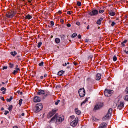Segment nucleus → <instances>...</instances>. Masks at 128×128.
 Here are the masks:
<instances>
[{"mask_svg": "<svg viewBox=\"0 0 128 128\" xmlns=\"http://www.w3.org/2000/svg\"><path fill=\"white\" fill-rule=\"evenodd\" d=\"M56 122H62L64 120V117L62 115L58 117V114H56V116L50 120V122H54L56 120Z\"/></svg>", "mask_w": 128, "mask_h": 128, "instance_id": "f257e3e1", "label": "nucleus"}, {"mask_svg": "<svg viewBox=\"0 0 128 128\" xmlns=\"http://www.w3.org/2000/svg\"><path fill=\"white\" fill-rule=\"evenodd\" d=\"M112 108H110L108 111V113L102 118L103 120H108L110 118V116H112Z\"/></svg>", "mask_w": 128, "mask_h": 128, "instance_id": "f03ea898", "label": "nucleus"}, {"mask_svg": "<svg viewBox=\"0 0 128 128\" xmlns=\"http://www.w3.org/2000/svg\"><path fill=\"white\" fill-rule=\"evenodd\" d=\"M43 108H44V106H42V103H39L37 104L36 106V108L34 110L36 114H38L40 112L41 110H42Z\"/></svg>", "mask_w": 128, "mask_h": 128, "instance_id": "7ed1b4c3", "label": "nucleus"}, {"mask_svg": "<svg viewBox=\"0 0 128 128\" xmlns=\"http://www.w3.org/2000/svg\"><path fill=\"white\" fill-rule=\"evenodd\" d=\"M78 94L80 98H84V96H86V90L84 88H81L78 91Z\"/></svg>", "mask_w": 128, "mask_h": 128, "instance_id": "20e7f679", "label": "nucleus"}, {"mask_svg": "<svg viewBox=\"0 0 128 128\" xmlns=\"http://www.w3.org/2000/svg\"><path fill=\"white\" fill-rule=\"evenodd\" d=\"M14 16H16V14L12 11H11L10 12H8L6 14V16L8 18H14Z\"/></svg>", "mask_w": 128, "mask_h": 128, "instance_id": "39448f33", "label": "nucleus"}, {"mask_svg": "<svg viewBox=\"0 0 128 128\" xmlns=\"http://www.w3.org/2000/svg\"><path fill=\"white\" fill-rule=\"evenodd\" d=\"M106 96H111L112 94H114V90H105L104 92Z\"/></svg>", "mask_w": 128, "mask_h": 128, "instance_id": "423d86ee", "label": "nucleus"}, {"mask_svg": "<svg viewBox=\"0 0 128 128\" xmlns=\"http://www.w3.org/2000/svg\"><path fill=\"white\" fill-rule=\"evenodd\" d=\"M103 107H104V104L102 102H98L94 106V110H100V108H102Z\"/></svg>", "mask_w": 128, "mask_h": 128, "instance_id": "0eeeda50", "label": "nucleus"}, {"mask_svg": "<svg viewBox=\"0 0 128 128\" xmlns=\"http://www.w3.org/2000/svg\"><path fill=\"white\" fill-rule=\"evenodd\" d=\"M89 14L90 16H96L98 14V10H94L92 12H90Z\"/></svg>", "mask_w": 128, "mask_h": 128, "instance_id": "6e6552de", "label": "nucleus"}, {"mask_svg": "<svg viewBox=\"0 0 128 128\" xmlns=\"http://www.w3.org/2000/svg\"><path fill=\"white\" fill-rule=\"evenodd\" d=\"M56 109L53 110L50 114L48 115L47 118H52L54 114H56Z\"/></svg>", "mask_w": 128, "mask_h": 128, "instance_id": "1a4fd4ad", "label": "nucleus"}, {"mask_svg": "<svg viewBox=\"0 0 128 128\" xmlns=\"http://www.w3.org/2000/svg\"><path fill=\"white\" fill-rule=\"evenodd\" d=\"M78 118L76 119L74 121L72 122L70 124L71 126H72L73 128H74L78 126Z\"/></svg>", "mask_w": 128, "mask_h": 128, "instance_id": "9d476101", "label": "nucleus"}, {"mask_svg": "<svg viewBox=\"0 0 128 128\" xmlns=\"http://www.w3.org/2000/svg\"><path fill=\"white\" fill-rule=\"evenodd\" d=\"M124 108V102H120V104L118 105V109L120 110H122Z\"/></svg>", "mask_w": 128, "mask_h": 128, "instance_id": "9b49d317", "label": "nucleus"}, {"mask_svg": "<svg viewBox=\"0 0 128 128\" xmlns=\"http://www.w3.org/2000/svg\"><path fill=\"white\" fill-rule=\"evenodd\" d=\"M34 102H42V98L39 96H36L34 98Z\"/></svg>", "mask_w": 128, "mask_h": 128, "instance_id": "f8f14e48", "label": "nucleus"}, {"mask_svg": "<svg viewBox=\"0 0 128 128\" xmlns=\"http://www.w3.org/2000/svg\"><path fill=\"white\" fill-rule=\"evenodd\" d=\"M44 94H46V92L44 90H40L37 93V96H44Z\"/></svg>", "mask_w": 128, "mask_h": 128, "instance_id": "ddd939ff", "label": "nucleus"}, {"mask_svg": "<svg viewBox=\"0 0 128 128\" xmlns=\"http://www.w3.org/2000/svg\"><path fill=\"white\" fill-rule=\"evenodd\" d=\"M96 80H102V74H98L96 76Z\"/></svg>", "mask_w": 128, "mask_h": 128, "instance_id": "4468645a", "label": "nucleus"}, {"mask_svg": "<svg viewBox=\"0 0 128 128\" xmlns=\"http://www.w3.org/2000/svg\"><path fill=\"white\" fill-rule=\"evenodd\" d=\"M108 124L106 122L102 123L100 126L99 128H106Z\"/></svg>", "mask_w": 128, "mask_h": 128, "instance_id": "2eb2a0df", "label": "nucleus"}, {"mask_svg": "<svg viewBox=\"0 0 128 128\" xmlns=\"http://www.w3.org/2000/svg\"><path fill=\"white\" fill-rule=\"evenodd\" d=\"M109 14L111 16H116V12H114L112 10H111L109 12Z\"/></svg>", "mask_w": 128, "mask_h": 128, "instance_id": "dca6fc26", "label": "nucleus"}, {"mask_svg": "<svg viewBox=\"0 0 128 128\" xmlns=\"http://www.w3.org/2000/svg\"><path fill=\"white\" fill-rule=\"evenodd\" d=\"M102 20H104V18H100L99 20L97 21V24H99V26H100V24H102Z\"/></svg>", "mask_w": 128, "mask_h": 128, "instance_id": "f3484780", "label": "nucleus"}, {"mask_svg": "<svg viewBox=\"0 0 128 128\" xmlns=\"http://www.w3.org/2000/svg\"><path fill=\"white\" fill-rule=\"evenodd\" d=\"M75 112L76 114H78V116H80V114H82V112L78 109H76Z\"/></svg>", "mask_w": 128, "mask_h": 128, "instance_id": "a211bd4d", "label": "nucleus"}, {"mask_svg": "<svg viewBox=\"0 0 128 128\" xmlns=\"http://www.w3.org/2000/svg\"><path fill=\"white\" fill-rule=\"evenodd\" d=\"M64 74V70L60 71L58 72V76H62Z\"/></svg>", "mask_w": 128, "mask_h": 128, "instance_id": "6ab92c4d", "label": "nucleus"}, {"mask_svg": "<svg viewBox=\"0 0 128 128\" xmlns=\"http://www.w3.org/2000/svg\"><path fill=\"white\" fill-rule=\"evenodd\" d=\"M11 56H16V54H18V52H10Z\"/></svg>", "mask_w": 128, "mask_h": 128, "instance_id": "aec40b11", "label": "nucleus"}, {"mask_svg": "<svg viewBox=\"0 0 128 128\" xmlns=\"http://www.w3.org/2000/svg\"><path fill=\"white\" fill-rule=\"evenodd\" d=\"M6 88H1V92H2L3 94H6Z\"/></svg>", "mask_w": 128, "mask_h": 128, "instance_id": "412c9836", "label": "nucleus"}, {"mask_svg": "<svg viewBox=\"0 0 128 128\" xmlns=\"http://www.w3.org/2000/svg\"><path fill=\"white\" fill-rule=\"evenodd\" d=\"M26 18L27 20H32V16L28 14L26 16Z\"/></svg>", "mask_w": 128, "mask_h": 128, "instance_id": "4be33fe9", "label": "nucleus"}, {"mask_svg": "<svg viewBox=\"0 0 128 128\" xmlns=\"http://www.w3.org/2000/svg\"><path fill=\"white\" fill-rule=\"evenodd\" d=\"M12 108H14V106H12V105L9 106L8 110L10 112H12Z\"/></svg>", "mask_w": 128, "mask_h": 128, "instance_id": "5701e85b", "label": "nucleus"}, {"mask_svg": "<svg viewBox=\"0 0 128 128\" xmlns=\"http://www.w3.org/2000/svg\"><path fill=\"white\" fill-rule=\"evenodd\" d=\"M88 102V98H87L84 102H82L81 104V106H82V104H86V102Z\"/></svg>", "mask_w": 128, "mask_h": 128, "instance_id": "b1692460", "label": "nucleus"}, {"mask_svg": "<svg viewBox=\"0 0 128 128\" xmlns=\"http://www.w3.org/2000/svg\"><path fill=\"white\" fill-rule=\"evenodd\" d=\"M55 42H56V44H60V39L58 38H56L55 40Z\"/></svg>", "mask_w": 128, "mask_h": 128, "instance_id": "393cba45", "label": "nucleus"}, {"mask_svg": "<svg viewBox=\"0 0 128 128\" xmlns=\"http://www.w3.org/2000/svg\"><path fill=\"white\" fill-rule=\"evenodd\" d=\"M12 100H14V98H12V96H11L10 99H7L6 102H12Z\"/></svg>", "mask_w": 128, "mask_h": 128, "instance_id": "a878e982", "label": "nucleus"}, {"mask_svg": "<svg viewBox=\"0 0 128 128\" xmlns=\"http://www.w3.org/2000/svg\"><path fill=\"white\" fill-rule=\"evenodd\" d=\"M78 36V34H74L72 36L71 38H76Z\"/></svg>", "mask_w": 128, "mask_h": 128, "instance_id": "bb28decb", "label": "nucleus"}, {"mask_svg": "<svg viewBox=\"0 0 128 128\" xmlns=\"http://www.w3.org/2000/svg\"><path fill=\"white\" fill-rule=\"evenodd\" d=\"M42 46V42H40L38 44V48H40V46Z\"/></svg>", "mask_w": 128, "mask_h": 128, "instance_id": "cd10ccee", "label": "nucleus"}, {"mask_svg": "<svg viewBox=\"0 0 128 128\" xmlns=\"http://www.w3.org/2000/svg\"><path fill=\"white\" fill-rule=\"evenodd\" d=\"M113 60H114V62H116L118 60V58H116V56H114Z\"/></svg>", "mask_w": 128, "mask_h": 128, "instance_id": "c85d7f7f", "label": "nucleus"}, {"mask_svg": "<svg viewBox=\"0 0 128 128\" xmlns=\"http://www.w3.org/2000/svg\"><path fill=\"white\" fill-rule=\"evenodd\" d=\"M124 100H126V102H128V96H126L124 97Z\"/></svg>", "mask_w": 128, "mask_h": 128, "instance_id": "c756f323", "label": "nucleus"}, {"mask_svg": "<svg viewBox=\"0 0 128 128\" xmlns=\"http://www.w3.org/2000/svg\"><path fill=\"white\" fill-rule=\"evenodd\" d=\"M22 101H23L22 99L20 100L19 101V104L20 106H22Z\"/></svg>", "mask_w": 128, "mask_h": 128, "instance_id": "7c9ffc66", "label": "nucleus"}, {"mask_svg": "<svg viewBox=\"0 0 128 128\" xmlns=\"http://www.w3.org/2000/svg\"><path fill=\"white\" fill-rule=\"evenodd\" d=\"M61 38H62V40L64 42V40H66V36H61Z\"/></svg>", "mask_w": 128, "mask_h": 128, "instance_id": "2f4dec72", "label": "nucleus"}, {"mask_svg": "<svg viewBox=\"0 0 128 128\" xmlns=\"http://www.w3.org/2000/svg\"><path fill=\"white\" fill-rule=\"evenodd\" d=\"M44 63L42 62L39 64V66H44Z\"/></svg>", "mask_w": 128, "mask_h": 128, "instance_id": "473e14b6", "label": "nucleus"}, {"mask_svg": "<svg viewBox=\"0 0 128 128\" xmlns=\"http://www.w3.org/2000/svg\"><path fill=\"white\" fill-rule=\"evenodd\" d=\"M14 64H10V68H14Z\"/></svg>", "mask_w": 128, "mask_h": 128, "instance_id": "72a5a7b5", "label": "nucleus"}, {"mask_svg": "<svg viewBox=\"0 0 128 128\" xmlns=\"http://www.w3.org/2000/svg\"><path fill=\"white\" fill-rule=\"evenodd\" d=\"M77 4L78 6H82V2H77Z\"/></svg>", "mask_w": 128, "mask_h": 128, "instance_id": "f704fd0d", "label": "nucleus"}, {"mask_svg": "<svg viewBox=\"0 0 128 128\" xmlns=\"http://www.w3.org/2000/svg\"><path fill=\"white\" fill-rule=\"evenodd\" d=\"M17 93L18 94H20V96H22V92H20V91H18L17 92Z\"/></svg>", "mask_w": 128, "mask_h": 128, "instance_id": "c9c22d12", "label": "nucleus"}, {"mask_svg": "<svg viewBox=\"0 0 128 128\" xmlns=\"http://www.w3.org/2000/svg\"><path fill=\"white\" fill-rule=\"evenodd\" d=\"M60 100H58V102L55 104L56 106H58V104H60Z\"/></svg>", "mask_w": 128, "mask_h": 128, "instance_id": "e433bc0d", "label": "nucleus"}, {"mask_svg": "<svg viewBox=\"0 0 128 128\" xmlns=\"http://www.w3.org/2000/svg\"><path fill=\"white\" fill-rule=\"evenodd\" d=\"M3 70H8V66H4L2 68Z\"/></svg>", "mask_w": 128, "mask_h": 128, "instance_id": "4c0bfd02", "label": "nucleus"}, {"mask_svg": "<svg viewBox=\"0 0 128 128\" xmlns=\"http://www.w3.org/2000/svg\"><path fill=\"white\" fill-rule=\"evenodd\" d=\"M99 12H100V14H104V10H100Z\"/></svg>", "mask_w": 128, "mask_h": 128, "instance_id": "58836bf2", "label": "nucleus"}, {"mask_svg": "<svg viewBox=\"0 0 128 128\" xmlns=\"http://www.w3.org/2000/svg\"><path fill=\"white\" fill-rule=\"evenodd\" d=\"M10 114V112L8 111H6V112L4 113L5 116H8Z\"/></svg>", "mask_w": 128, "mask_h": 128, "instance_id": "ea45409f", "label": "nucleus"}, {"mask_svg": "<svg viewBox=\"0 0 128 128\" xmlns=\"http://www.w3.org/2000/svg\"><path fill=\"white\" fill-rule=\"evenodd\" d=\"M50 23H51V26H54V22L52 21V22H50Z\"/></svg>", "mask_w": 128, "mask_h": 128, "instance_id": "a19ab883", "label": "nucleus"}, {"mask_svg": "<svg viewBox=\"0 0 128 128\" xmlns=\"http://www.w3.org/2000/svg\"><path fill=\"white\" fill-rule=\"evenodd\" d=\"M16 72H18V70H14V72H13V74H14L16 76Z\"/></svg>", "mask_w": 128, "mask_h": 128, "instance_id": "79ce46f5", "label": "nucleus"}, {"mask_svg": "<svg viewBox=\"0 0 128 128\" xmlns=\"http://www.w3.org/2000/svg\"><path fill=\"white\" fill-rule=\"evenodd\" d=\"M116 26V22H112V26Z\"/></svg>", "mask_w": 128, "mask_h": 128, "instance_id": "37998d69", "label": "nucleus"}, {"mask_svg": "<svg viewBox=\"0 0 128 128\" xmlns=\"http://www.w3.org/2000/svg\"><path fill=\"white\" fill-rule=\"evenodd\" d=\"M0 100H3V102H4V100H4V97H0Z\"/></svg>", "mask_w": 128, "mask_h": 128, "instance_id": "c03bdc74", "label": "nucleus"}, {"mask_svg": "<svg viewBox=\"0 0 128 128\" xmlns=\"http://www.w3.org/2000/svg\"><path fill=\"white\" fill-rule=\"evenodd\" d=\"M15 70H17V72L20 70V68H15Z\"/></svg>", "mask_w": 128, "mask_h": 128, "instance_id": "a18cd8bd", "label": "nucleus"}, {"mask_svg": "<svg viewBox=\"0 0 128 128\" xmlns=\"http://www.w3.org/2000/svg\"><path fill=\"white\" fill-rule=\"evenodd\" d=\"M122 45L123 48H124V46H126V45L124 44L123 42L122 43Z\"/></svg>", "mask_w": 128, "mask_h": 128, "instance_id": "49530a36", "label": "nucleus"}, {"mask_svg": "<svg viewBox=\"0 0 128 128\" xmlns=\"http://www.w3.org/2000/svg\"><path fill=\"white\" fill-rule=\"evenodd\" d=\"M78 38H79V40H80L82 38V36L80 34L78 35Z\"/></svg>", "mask_w": 128, "mask_h": 128, "instance_id": "de8ad7c7", "label": "nucleus"}, {"mask_svg": "<svg viewBox=\"0 0 128 128\" xmlns=\"http://www.w3.org/2000/svg\"><path fill=\"white\" fill-rule=\"evenodd\" d=\"M67 26L68 28H70V26H72V25L70 24H68Z\"/></svg>", "mask_w": 128, "mask_h": 128, "instance_id": "09e8293b", "label": "nucleus"}, {"mask_svg": "<svg viewBox=\"0 0 128 128\" xmlns=\"http://www.w3.org/2000/svg\"><path fill=\"white\" fill-rule=\"evenodd\" d=\"M71 12H71L70 11H68V12H67V14H68L70 15V14H72Z\"/></svg>", "mask_w": 128, "mask_h": 128, "instance_id": "8fccbe9b", "label": "nucleus"}, {"mask_svg": "<svg viewBox=\"0 0 128 128\" xmlns=\"http://www.w3.org/2000/svg\"><path fill=\"white\" fill-rule=\"evenodd\" d=\"M127 42H128V40H124V42H124V44H126Z\"/></svg>", "mask_w": 128, "mask_h": 128, "instance_id": "3c124183", "label": "nucleus"}, {"mask_svg": "<svg viewBox=\"0 0 128 128\" xmlns=\"http://www.w3.org/2000/svg\"><path fill=\"white\" fill-rule=\"evenodd\" d=\"M70 118H72L73 120H74V118H76V116H70Z\"/></svg>", "mask_w": 128, "mask_h": 128, "instance_id": "603ef678", "label": "nucleus"}, {"mask_svg": "<svg viewBox=\"0 0 128 128\" xmlns=\"http://www.w3.org/2000/svg\"><path fill=\"white\" fill-rule=\"evenodd\" d=\"M68 66V64L66 63L65 64H63V66Z\"/></svg>", "mask_w": 128, "mask_h": 128, "instance_id": "864d4df0", "label": "nucleus"}, {"mask_svg": "<svg viewBox=\"0 0 128 128\" xmlns=\"http://www.w3.org/2000/svg\"><path fill=\"white\" fill-rule=\"evenodd\" d=\"M77 26H80V22H78L76 23Z\"/></svg>", "mask_w": 128, "mask_h": 128, "instance_id": "5fc2aeb1", "label": "nucleus"}, {"mask_svg": "<svg viewBox=\"0 0 128 128\" xmlns=\"http://www.w3.org/2000/svg\"><path fill=\"white\" fill-rule=\"evenodd\" d=\"M94 58V56H89V59H90V58L92 59V58Z\"/></svg>", "mask_w": 128, "mask_h": 128, "instance_id": "6e6d98bb", "label": "nucleus"}, {"mask_svg": "<svg viewBox=\"0 0 128 128\" xmlns=\"http://www.w3.org/2000/svg\"><path fill=\"white\" fill-rule=\"evenodd\" d=\"M126 92H127V94H128V88H126Z\"/></svg>", "mask_w": 128, "mask_h": 128, "instance_id": "4d7b16f0", "label": "nucleus"}, {"mask_svg": "<svg viewBox=\"0 0 128 128\" xmlns=\"http://www.w3.org/2000/svg\"><path fill=\"white\" fill-rule=\"evenodd\" d=\"M61 22L62 24H64V21L63 20H61Z\"/></svg>", "mask_w": 128, "mask_h": 128, "instance_id": "13d9d810", "label": "nucleus"}, {"mask_svg": "<svg viewBox=\"0 0 128 128\" xmlns=\"http://www.w3.org/2000/svg\"><path fill=\"white\" fill-rule=\"evenodd\" d=\"M124 52H126V54H128V51L126 52V50H124Z\"/></svg>", "mask_w": 128, "mask_h": 128, "instance_id": "bf43d9fd", "label": "nucleus"}, {"mask_svg": "<svg viewBox=\"0 0 128 128\" xmlns=\"http://www.w3.org/2000/svg\"><path fill=\"white\" fill-rule=\"evenodd\" d=\"M90 42V40L86 39V42Z\"/></svg>", "mask_w": 128, "mask_h": 128, "instance_id": "052dcab7", "label": "nucleus"}, {"mask_svg": "<svg viewBox=\"0 0 128 128\" xmlns=\"http://www.w3.org/2000/svg\"><path fill=\"white\" fill-rule=\"evenodd\" d=\"M74 66H78V63L74 62Z\"/></svg>", "mask_w": 128, "mask_h": 128, "instance_id": "680f3d73", "label": "nucleus"}, {"mask_svg": "<svg viewBox=\"0 0 128 128\" xmlns=\"http://www.w3.org/2000/svg\"><path fill=\"white\" fill-rule=\"evenodd\" d=\"M24 115H25L24 113H22V116H24Z\"/></svg>", "mask_w": 128, "mask_h": 128, "instance_id": "e2e57ef3", "label": "nucleus"}, {"mask_svg": "<svg viewBox=\"0 0 128 128\" xmlns=\"http://www.w3.org/2000/svg\"><path fill=\"white\" fill-rule=\"evenodd\" d=\"M87 30H90V25H88L87 27Z\"/></svg>", "mask_w": 128, "mask_h": 128, "instance_id": "0e129e2a", "label": "nucleus"}, {"mask_svg": "<svg viewBox=\"0 0 128 128\" xmlns=\"http://www.w3.org/2000/svg\"><path fill=\"white\" fill-rule=\"evenodd\" d=\"M40 78H41V80H44V76H42L40 77Z\"/></svg>", "mask_w": 128, "mask_h": 128, "instance_id": "69168bd1", "label": "nucleus"}, {"mask_svg": "<svg viewBox=\"0 0 128 128\" xmlns=\"http://www.w3.org/2000/svg\"><path fill=\"white\" fill-rule=\"evenodd\" d=\"M48 76V75L47 74H45L44 76V78H46Z\"/></svg>", "mask_w": 128, "mask_h": 128, "instance_id": "338daca9", "label": "nucleus"}, {"mask_svg": "<svg viewBox=\"0 0 128 128\" xmlns=\"http://www.w3.org/2000/svg\"><path fill=\"white\" fill-rule=\"evenodd\" d=\"M2 110H4V108H2Z\"/></svg>", "mask_w": 128, "mask_h": 128, "instance_id": "774afa93", "label": "nucleus"}]
</instances>
